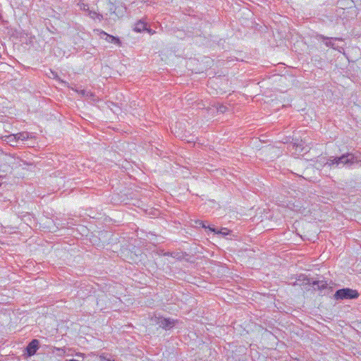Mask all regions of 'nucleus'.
Listing matches in <instances>:
<instances>
[{
  "label": "nucleus",
  "mask_w": 361,
  "mask_h": 361,
  "mask_svg": "<svg viewBox=\"0 0 361 361\" xmlns=\"http://www.w3.org/2000/svg\"><path fill=\"white\" fill-rule=\"evenodd\" d=\"M15 136L16 137L17 140L24 141L30 138V133L27 132H20L15 134Z\"/></svg>",
  "instance_id": "9d476101"
},
{
  "label": "nucleus",
  "mask_w": 361,
  "mask_h": 361,
  "mask_svg": "<svg viewBox=\"0 0 361 361\" xmlns=\"http://www.w3.org/2000/svg\"><path fill=\"white\" fill-rule=\"evenodd\" d=\"M78 6L80 10L84 11H88L90 10L88 4H85L83 1H80L78 3Z\"/></svg>",
  "instance_id": "f8f14e48"
},
{
  "label": "nucleus",
  "mask_w": 361,
  "mask_h": 361,
  "mask_svg": "<svg viewBox=\"0 0 361 361\" xmlns=\"http://www.w3.org/2000/svg\"><path fill=\"white\" fill-rule=\"evenodd\" d=\"M145 30H146V31H147L149 35H154V34L156 32H155V30H152V29H150V28H147V27H146Z\"/></svg>",
  "instance_id": "2eb2a0df"
},
{
  "label": "nucleus",
  "mask_w": 361,
  "mask_h": 361,
  "mask_svg": "<svg viewBox=\"0 0 361 361\" xmlns=\"http://www.w3.org/2000/svg\"><path fill=\"white\" fill-rule=\"evenodd\" d=\"M208 228L216 234H221L223 236H226L230 233V230H228L227 228H221L220 230H218L215 228L208 227Z\"/></svg>",
  "instance_id": "6e6552de"
},
{
  "label": "nucleus",
  "mask_w": 361,
  "mask_h": 361,
  "mask_svg": "<svg viewBox=\"0 0 361 361\" xmlns=\"http://www.w3.org/2000/svg\"><path fill=\"white\" fill-rule=\"evenodd\" d=\"M336 157H331L324 164V166L332 167L334 165H336Z\"/></svg>",
  "instance_id": "9b49d317"
},
{
  "label": "nucleus",
  "mask_w": 361,
  "mask_h": 361,
  "mask_svg": "<svg viewBox=\"0 0 361 361\" xmlns=\"http://www.w3.org/2000/svg\"><path fill=\"white\" fill-rule=\"evenodd\" d=\"M7 142H17L16 137L15 136V134L10 135L6 137Z\"/></svg>",
  "instance_id": "4468645a"
},
{
  "label": "nucleus",
  "mask_w": 361,
  "mask_h": 361,
  "mask_svg": "<svg viewBox=\"0 0 361 361\" xmlns=\"http://www.w3.org/2000/svg\"><path fill=\"white\" fill-rule=\"evenodd\" d=\"M336 166L339 167L342 166H351L354 164L360 163L361 165V154H355L353 153L343 154L341 157H336Z\"/></svg>",
  "instance_id": "f257e3e1"
},
{
  "label": "nucleus",
  "mask_w": 361,
  "mask_h": 361,
  "mask_svg": "<svg viewBox=\"0 0 361 361\" xmlns=\"http://www.w3.org/2000/svg\"><path fill=\"white\" fill-rule=\"evenodd\" d=\"M358 296L359 293L356 290L345 288L336 290L334 297L335 300H348L355 299Z\"/></svg>",
  "instance_id": "f03ea898"
},
{
  "label": "nucleus",
  "mask_w": 361,
  "mask_h": 361,
  "mask_svg": "<svg viewBox=\"0 0 361 361\" xmlns=\"http://www.w3.org/2000/svg\"><path fill=\"white\" fill-rule=\"evenodd\" d=\"M317 39L319 40H322L324 42L325 44L328 47H331L335 50L338 51L339 52H342L344 51V49L341 47L336 46V44L333 42V41H343L342 38L340 37H328L323 35H317Z\"/></svg>",
  "instance_id": "7ed1b4c3"
},
{
  "label": "nucleus",
  "mask_w": 361,
  "mask_h": 361,
  "mask_svg": "<svg viewBox=\"0 0 361 361\" xmlns=\"http://www.w3.org/2000/svg\"><path fill=\"white\" fill-rule=\"evenodd\" d=\"M39 342L37 339H33L26 347L27 355L29 357L34 355L39 349Z\"/></svg>",
  "instance_id": "39448f33"
},
{
  "label": "nucleus",
  "mask_w": 361,
  "mask_h": 361,
  "mask_svg": "<svg viewBox=\"0 0 361 361\" xmlns=\"http://www.w3.org/2000/svg\"><path fill=\"white\" fill-rule=\"evenodd\" d=\"M200 225H202V227L207 228L206 226L203 224L202 221L200 222Z\"/></svg>",
  "instance_id": "dca6fc26"
},
{
  "label": "nucleus",
  "mask_w": 361,
  "mask_h": 361,
  "mask_svg": "<svg viewBox=\"0 0 361 361\" xmlns=\"http://www.w3.org/2000/svg\"><path fill=\"white\" fill-rule=\"evenodd\" d=\"M113 361H114V360H113Z\"/></svg>",
  "instance_id": "f3484780"
},
{
  "label": "nucleus",
  "mask_w": 361,
  "mask_h": 361,
  "mask_svg": "<svg viewBox=\"0 0 361 361\" xmlns=\"http://www.w3.org/2000/svg\"><path fill=\"white\" fill-rule=\"evenodd\" d=\"M314 285H317L318 289L322 290L326 288L328 284L326 281H317L314 283Z\"/></svg>",
  "instance_id": "ddd939ff"
},
{
  "label": "nucleus",
  "mask_w": 361,
  "mask_h": 361,
  "mask_svg": "<svg viewBox=\"0 0 361 361\" xmlns=\"http://www.w3.org/2000/svg\"><path fill=\"white\" fill-rule=\"evenodd\" d=\"M157 323L160 327L169 329L175 325V320L170 318L159 317Z\"/></svg>",
  "instance_id": "20e7f679"
},
{
  "label": "nucleus",
  "mask_w": 361,
  "mask_h": 361,
  "mask_svg": "<svg viewBox=\"0 0 361 361\" xmlns=\"http://www.w3.org/2000/svg\"><path fill=\"white\" fill-rule=\"evenodd\" d=\"M146 27H147L146 23H145L144 21L140 20L135 24L133 30L136 32H141L145 30Z\"/></svg>",
  "instance_id": "0eeeda50"
},
{
  "label": "nucleus",
  "mask_w": 361,
  "mask_h": 361,
  "mask_svg": "<svg viewBox=\"0 0 361 361\" xmlns=\"http://www.w3.org/2000/svg\"><path fill=\"white\" fill-rule=\"evenodd\" d=\"M99 35H100V38L104 39L106 42H108L109 43L116 44L119 46L121 44V40L118 37H114L111 35H109L106 32H105L104 31H100Z\"/></svg>",
  "instance_id": "423d86ee"
},
{
  "label": "nucleus",
  "mask_w": 361,
  "mask_h": 361,
  "mask_svg": "<svg viewBox=\"0 0 361 361\" xmlns=\"http://www.w3.org/2000/svg\"><path fill=\"white\" fill-rule=\"evenodd\" d=\"M87 12H88V16L92 19H94V20L97 19V20H99V21H102V20L103 16L102 14L98 13L96 11H90V10H89Z\"/></svg>",
  "instance_id": "1a4fd4ad"
}]
</instances>
